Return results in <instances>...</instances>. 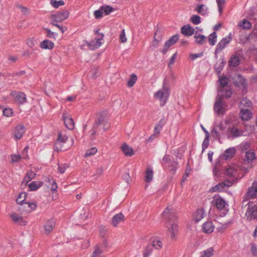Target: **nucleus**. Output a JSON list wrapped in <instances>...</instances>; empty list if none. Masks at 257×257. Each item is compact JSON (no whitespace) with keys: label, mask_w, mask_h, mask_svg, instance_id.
<instances>
[{"label":"nucleus","mask_w":257,"mask_h":257,"mask_svg":"<svg viewBox=\"0 0 257 257\" xmlns=\"http://www.w3.org/2000/svg\"><path fill=\"white\" fill-rule=\"evenodd\" d=\"M54 44L50 40H46L43 41L40 44V47L43 49L51 50L53 48Z\"/></svg>","instance_id":"c756f323"},{"label":"nucleus","mask_w":257,"mask_h":257,"mask_svg":"<svg viewBox=\"0 0 257 257\" xmlns=\"http://www.w3.org/2000/svg\"><path fill=\"white\" fill-rule=\"evenodd\" d=\"M70 13L67 10L58 12L51 16V20L54 22H61L67 19Z\"/></svg>","instance_id":"6e6552de"},{"label":"nucleus","mask_w":257,"mask_h":257,"mask_svg":"<svg viewBox=\"0 0 257 257\" xmlns=\"http://www.w3.org/2000/svg\"><path fill=\"white\" fill-rule=\"evenodd\" d=\"M11 95L18 103L23 104L26 101V96L24 93L14 91L11 92Z\"/></svg>","instance_id":"9b49d317"},{"label":"nucleus","mask_w":257,"mask_h":257,"mask_svg":"<svg viewBox=\"0 0 257 257\" xmlns=\"http://www.w3.org/2000/svg\"><path fill=\"white\" fill-rule=\"evenodd\" d=\"M250 250L252 255L254 257H257V246L253 243L250 244Z\"/></svg>","instance_id":"774afa93"},{"label":"nucleus","mask_w":257,"mask_h":257,"mask_svg":"<svg viewBox=\"0 0 257 257\" xmlns=\"http://www.w3.org/2000/svg\"><path fill=\"white\" fill-rule=\"evenodd\" d=\"M238 80L235 81V85L243 90H245L246 89V80L242 78L240 75H238Z\"/></svg>","instance_id":"bb28decb"},{"label":"nucleus","mask_w":257,"mask_h":257,"mask_svg":"<svg viewBox=\"0 0 257 257\" xmlns=\"http://www.w3.org/2000/svg\"><path fill=\"white\" fill-rule=\"evenodd\" d=\"M36 176V174L32 171H29L27 175L24 178L23 183L27 184L28 182L31 181L33 179L35 178Z\"/></svg>","instance_id":"4c0bfd02"},{"label":"nucleus","mask_w":257,"mask_h":257,"mask_svg":"<svg viewBox=\"0 0 257 257\" xmlns=\"http://www.w3.org/2000/svg\"><path fill=\"white\" fill-rule=\"evenodd\" d=\"M124 221V216L119 212L113 216V227H118L121 223Z\"/></svg>","instance_id":"6ab92c4d"},{"label":"nucleus","mask_w":257,"mask_h":257,"mask_svg":"<svg viewBox=\"0 0 257 257\" xmlns=\"http://www.w3.org/2000/svg\"><path fill=\"white\" fill-rule=\"evenodd\" d=\"M112 12V7L107 5L101 6L98 10L94 12V16L96 19L101 18L103 16L109 15Z\"/></svg>","instance_id":"39448f33"},{"label":"nucleus","mask_w":257,"mask_h":257,"mask_svg":"<svg viewBox=\"0 0 257 257\" xmlns=\"http://www.w3.org/2000/svg\"><path fill=\"white\" fill-rule=\"evenodd\" d=\"M25 133V127L21 124H18L15 128L14 136L17 139H20L22 138L23 134Z\"/></svg>","instance_id":"a211bd4d"},{"label":"nucleus","mask_w":257,"mask_h":257,"mask_svg":"<svg viewBox=\"0 0 257 257\" xmlns=\"http://www.w3.org/2000/svg\"><path fill=\"white\" fill-rule=\"evenodd\" d=\"M214 109L218 114H223L225 112L224 104L219 94H218L216 100L214 104Z\"/></svg>","instance_id":"1a4fd4ad"},{"label":"nucleus","mask_w":257,"mask_h":257,"mask_svg":"<svg viewBox=\"0 0 257 257\" xmlns=\"http://www.w3.org/2000/svg\"><path fill=\"white\" fill-rule=\"evenodd\" d=\"M96 36L94 39L89 42H86V45L90 50H95L99 48L103 43L104 35L98 33V30H95Z\"/></svg>","instance_id":"7ed1b4c3"},{"label":"nucleus","mask_w":257,"mask_h":257,"mask_svg":"<svg viewBox=\"0 0 257 257\" xmlns=\"http://www.w3.org/2000/svg\"><path fill=\"white\" fill-rule=\"evenodd\" d=\"M216 40H217V34H216V32H213L209 35V38H208V41H209V44L211 45H212V46L214 45L216 42Z\"/></svg>","instance_id":"603ef678"},{"label":"nucleus","mask_w":257,"mask_h":257,"mask_svg":"<svg viewBox=\"0 0 257 257\" xmlns=\"http://www.w3.org/2000/svg\"><path fill=\"white\" fill-rule=\"evenodd\" d=\"M55 222L53 219H50L46 222L44 225V231L46 234H49L54 228Z\"/></svg>","instance_id":"4be33fe9"},{"label":"nucleus","mask_w":257,"mask_h":257,"mask_svg":"<svg viewBox=\"0 0 257 257\" xmlns=\"http://www.w3.org/2000/svg\"><path fill=\"white\" fill-rule=\"evenodd\" d=\"M232 37L230 35L228 37L222 39L217 45L215 53L217 54L222 51L226 46L231 41Z\"/></svg>","instance_id":"f8f14e48"},{"label":"nucleus","mask_w":257,"mask_h":257,"mask_svg":"<svg viewBox=\"0 0 257 257\" xmlns=\"http://www.w3.org/2000/svg\"><path fill=\"white\" fill-rule=\"evenodd\" d=\"M245 153V161L249 163L255 158V154L253 151L250 150L248 151H246Z\"/></svg>","instance_id":"f704fd0d"},{"label":"nucleus","mask_w":257,"mask_h":257,"mask_svg":"<svg viewBox=\"0 0 257 257\" xmlns=\"http://www.w3.org/2000/svg\"><path fill=\"white\" fill-rule=\"evenodd\" d=\"M102 250L99 246H96L94 247V250L90 255V257H99L101 254Z\"/></svg>","instance_id":"4d7b16f0"},{"label":"nucleus","mask_w":257,"mask_h":257,"mask_svg":"<svg viewBox=\"0 0 257 257\" xmlns=\"http://www.w3.org/2000/svg\"><path fill=\"white\" fill-rule=\"evenodd\" d=\"M220 88L218 89L219 92H223L225 86L228 84V80L226 77H222L219 79Z\"/></svg>","instance_id":"37998d69"},{"label":"nucleus","mask_w":257,"mask_h":257,"mask_svg":"<svg viewBox=\"0 0 257 257\" xmlns=\"http://www.w3.org/2000/svg\"><path fill=\"white\" fill-rule=\"evenodd\" d=\"M229 131L231 137L233 138L241 136L243 135L242 131L240 130L235 127L230 128L229 129Z\"/></svg>","instance_id":"a878e982"},{"label":"nucleus","mask_w":257,"mask_h":257,"mask_svg":"<svg viewBox=\"0 0 257 257\" xmlns=\"http://www.w3.org/2000/svg\"><path fill=\"white\" fill-rule=\"evenodd\" d=\"M23 157L19 154H14L11 155V162L13 163L18 162Z\"/></svg>","instance_id":"052dcab7"},{"label":"nucleus","mask_w":257,"mask_h":257,"mask_svg":"<svg viewBox=\"0 0 257 257\" xmlns=\"http://www.w3.org/2000/svg\"><path fill=\"white\" fill-rule=\"evenodd\" d=\"M119 40L122 43H124L127 41L124 29H123L119 34Z\"/></svg>","instance_id":"e2e57ef3"},{"label":"nucleus","mask_w":257,"mask_h":257,"mask_svg":"<svg viewBox=\"0 0 257 257\" xmlns=\"http://www.w3.org/2000/svg\"><path fill=\"white\" fill-rule=\"evenodd\" d=\"M138 79V77L135 74H132L130 75V79L127 81V86L128 87H133L135 83L137 82Z\"/></svg>","instance_id":"79ce46f5"},{"label":"nucleus","mask_w":257,"mask_h":257,"mask_svg":"<svg viewBox=\"0 0 257 257\" xmlns=\"http://www.w3.org/2000/svg\"><path fill=\"white\" fill-rule=\"evenodd\" d=\"M191 21L195 25L200 23V17L198 15H193L191 18Z\"/></svg>","instance_id":"338daca9"},{"label":"nucleus","mask_w":257,"mask_h":257,"mask_svg":"<svg viewBox=\"0 0 257 257\" xmlns=\"http://www.w3.org/2000/svg\"><path fill=\"white\" fill-rule=\"evenodd\" d=\"M50 4L55 8H58L59 7L61 6L64 5V2L62 0H60L59 1H57L55 0H51L50 2Z\"/></svg>","instance_id":"5fc2aeb1"},{"label":"nucleus","mask_w":257,"mask_h":257,"mask_svg":"<svg viewBox=\"0 0 257 257\" xmlns=\"http://www.w3.org/2000/svg\"><path fill=\"white\" fill-rule=\"evenodd\" d=\"M26 194L25 193H21L17 199V202L19 204L23 203L26 199Z\"/></svg>","instance_id":"680f3d73"},{"label":"nucleus","mask_w":257,"mask_h":257,"mask_svg":"<svg viewBox=\"0 0 257 257\" xmlns=\"http://www.w3.org/2000/svg\"><path fill=\"white\" fill-rule=\"evenodd\" d=\"M125 199L124 194H119L118 193H116L114 196V200L116 204L119 205Z\"/></svg>","instance_id":"de8ad7c7"},{"label":"nucleus","mask_w":257,"mask_h":257,"mask_svg":"<svg viewBox=\"0 0 257 257\" xmlns=\"http://www.w3.org/2000/svg\"><path fill=\"white\" fill-rule=\"evenodd\" d=\"M247 219L250 221L257 218V206L253 205L250 206L248 204V211L246 213Z\"/></svg>","instance_id":"ddd939ff"},{"label":"nucleus","mask_w":257,"mask_h":257,"mask_svg":"<svg viewBox=\"0 0 257 257\" xmlns=\"http://www.w3.org/2000/svg\"><path fill=\"white\" fill-rule=\"evenodd\" d=\"M238 26L241 28L242 29L248 30L251 28V25L248 21L245 19H243L240 22Z\"/></svg>","instance_id":"58836bf2"},{"label":"nucleus","mask_w":257,"mask_h":257,"mask_svg":"<svg viewBox=\"0 0 257 257\" xmlns=\"http://www.w3.org/2000/svg\"><path fill=\"white\" fill-rule=\"evenodd\" d=\"M216 2L218 6V11L220 14H221L223 10L222 5L224 4L225 0H216Z\"/></svg>","instance_id":"0e129e2a"},{"label":"nucleus","mask_w":257,"mask_h":257,"mask_svg":"<svg viewBox=\"0 0 257 257\" xmlns=\"http://www.w3.org/2000/svg\"><path fill=\"white\" fill-rule=\"evenodd\" d=\"M236 150L234 148H230L227 149L224 153L223 157L225 160H227L233 157L235 154Z\"/></svg>","instance_id":"7c9ffc66"},{"label":"nucleus","mask_w":257,"mask_h":257,"mask_svg":"<svg viewBox=\"0 0 257 257\" xmlns=\"http://www.w3.org/2000/svg\"><path fill=\"white\" fill-rule=\"evenodd\" d=\"M219 93H222L221 94V97L222 96H224L226 97H230L231 95H232V91L230 88H224V91L223 92H219Z\"/></svg>","instance_id":"13d9d810"},{"label":"nucleus","mask_w":257,"mask_h":257,"mask_svg":"<svg viewBox=\"0 0 257 257\" xmlns=\"http://www.w3.org/2000/svg\"><path fill=\"white\" fill-rule=\"evenodd\" d=\"M10 216L12 220L16 223L21 225H25L26 224V221L23 220L22 217L16 213H12Z\"/></svg>","instance_id":"393cba45"},{"label":"nucleus","mask_w":257,"mask_h":257,"mask_svg":"<svg viewBox=\"0 0 257 257\" xmlns=\"http://www.w3.org/2000/svg\"><path fill=\"white\" fill-rule=\"evenodd\" d=\"M43 184V182L40 181H33L29 185V188L30 191H36L40 188Z\"/></svg>","instance_id":"2f4dec72"},{"label":"nucleus","mask_w":257,"mask_h":257,"mask_svg":"<svg viewBox=\"0 0 257 257\" xmlns=\"http://www.w3.org/2000/svg\"><path fill=\"white\" fill-rule=\"evenodd\" d=\"M204 216V211L203 209L197 210L193 215V218L195 222H198Z\"/></svg>","instance_id":"c85d7f7f"},{"label":"nucleus","mask_w":257,"mask_h":257,"mask_svg":"<svg viewBox=\"0 0 257 257\" xmlns=\"http://www.w3.org/2000/svg\"><path fill=\"white\" fill-rule=\"evenodd\" d=\"M211 135L216 139H220V133L217 130V127H213L211 131Z\"/></svg>","instance_id":"69168bd1"},{"label":"nucleus","mask_w":257,"mask_h":257,"mask_svg":"<svg viewBox=\"0 0 257 257\" xmlns=\"http://www.w3.org/2000/svg\"><path fill=\"white\" fill-rule=\"evenodd\" d=\"M182 34L186 36H190L195 33L194 29L189 25H186L183 26L181 30Z\"/></svg>","instance_id":"aec40b11"},{"label":"nucleus","mask_w":257,"mask_h":257,"mask_svg":"<svg viewBox=\"0 0 257 257\" xmlns=\"http://www.w3.org/2000/svg\"><path fill=\"white\" fill-rule=\"evenodd\" d=\"M68 137L66 135L59 133L58 139L55 144L54 150L58 152L66 150V148H64L63 147Z\"/></svg>","instance_id":"0eeeda50"},{"label":"nucleus","mask_w":257,"mask_h":257,"mask_svg":"<svg viewBox=\"0 0 257 257\" xmlns=\"http://www.w3.org/2000/svg\"><path fill=\"white\" fill-rule=\"evenodd\" d=\"M121 149L123 154L126 156L131 157L134 154L133 148L126 144H123L122 145Z\"/></svg>","instance_id":"b1692460"},{"label":"nucleus","mask_w":257,"mask_h":257,"mask_svg":"<svg viewBox=\"0 0 257 257\" xmlns=\"http://www.w3.org/2000/svg\"><path fill=\"white\" fill-rule=\"evenodd\" d=\"M228 63L230 66L236 67L239 64V59L237 56L232 57L230 58Z\"/></svg>","instance_id":"8fccbe9b"},{"label":"nucleus","mask_w":257,"mask_h":257,"mask_svg":"<svg viewBox=\"0 0 257 257\" xmlns=\"http://www.w3.org/2000/svg\"><path fill=\"white\" fill-rule=\"evenodd\" d=\"M257 196V182L252 183V186L248 189L245 194L246 199L253 198Z\"/></svg>","instance_id":"4468645a"},{"label":"nucleus","mask_w":257,"mask_h":257,"mask_svg":"<svg viewBox=\"0 0 257 257\" xmlns=\"http://www.w3.org/2000/svg\"><path fill=\"white\" fill-rule=\"evenodd\" d=\"M226 205L225 201L221 197L217 198L215 200V206L218 209H223Z\"/></svg>","instance_id":"473e14b6"},{"label":"nucleus","mask_w":257,"mask_h":257,"mask_svg":"<svg viewBox=\"0 0 257 257\" xmlns=\"http://www.w3.org/2000/svg\"><path fill=\"white\" fill-rule=\"evenodd\" d=\"M250 143L248 142H243L241 143L238 146V149L242 152L245 153L246 151L251 150Z\"/></svg>","instance_id":"e433bc0d"},{"label":"nucleus","mask_w":257,"mask_h":257,"mask_svg":"<svg viewBox=\"0 0 257 257\" xmlns=\"http://www.w3.org/2000/svg\"><path fill=\"white\" fill-rule=\"evenodd\" d=\"M169 95V89L164 83L162 89L158 91L155 94L154 96L155 98L160 101L161 105L164 106L166 104Z\"/></svg>","instance_id":"f03ea898"},{"label":"nucleus","mask_w":257,"mask_h":257,"mask_svg":"<svg viewBox=\"0 0 257 257\" xmlns=\"http://www.w3.org/2000/svg\"><path fill=\"white\" fill-rule=\"evenodd\" d=\"M164 218L166 220V222L173 220H177L178 216L176 215V211L171 206H168L162 213Z\"/></svg>","instance_id":"423d86ee"},{"label":"nucleus","mask_w":257,"mask_h":257,"mask_svg":"<svg viewBox=\"0 0 257 257\" xmlns=\"http://www.w3.org/2000/svg\"><path fill=\"white\" fill-rule=\"evenodd\" d=\"M215 227L214 222L207 221L202 224V230L205 233H210L213 231Z\"/></svg>","instance_id":"f3484780"},{"label":"nucleus","mask_w":257,"mask_h":257,"mask_svg":"<svg viewBox=\"0 0 257 257\" xmlns=\"http://www.w3.org/2000/svg\"><path fill=\"white\" fill-rule=\"evenodd\" d=\"M252 37V34L248 35H243L240 36L239 39V43L242 44H245L248 43L250 39Z\"/></svg>","instance_id":"09e8293b"},{"label":"nucleus","mask_w":257,"mask_h":257,"mask_svg":"<svg viewBox=\"0 0 257 257\" xmlns=\"http://www.w3.org/2000/svg\"><path fill=\"white\" fill-rule=\"evenodd\" d=\"M225 187V184L223 182H221L219 183L218 184L215 185L214 187H212L210 189V191L212 192H220L223 191Z\"/></svg>","instance_id":"a19ab883"},{"label":"nucleus","mask_w":257,"mask_h":257,"mask_svg":"<svg viewBox=\"0 0 257 257\" xmlns=\"http://www.w3.org/2000/svg\"><path fill=\"white\" fill-rule=\"evenodd\" d=\"M240 115L241 119L244 120H248L251 117V113L248 109H241Z\"/></svg>","instance_id":"cd10ccee"},{"label":"nucleus","mask_w":257,"mask_h":257,"mask_svg":"<svg viewBox=\"0 0 257 257\" xmlns=\"http://www.w3.org/2000/svg\"><path fill=\"white\" fill-rule=\"evenodd\" d=\"M214 251V250L213 247H209L203 251L201 257H211L213 255Z\"/></svg>","instance_id":"49530a36"},{"label":"nucleus","mask_w":257,"mask_h":257,"mask_svg":"<svg viewBox=\"0 0 257 257\" xmlns=\"http://www.w3.org/2000/svg\"><path fill=\"white\" fill-rule=\"evenodd\" d=\"M194 37L195 43L198 45H202L206 41V37L203 35L200 34L197 31L195 32Z\"/></svg>","instance_id":"412c9836"},{"label":"nucleus","mask_w":257,"mask_h":257,"mask_svg":"<svg viewBox=\"0 0 257 257\" xmlns=\"http://www.w3.org/2000/svg\"><path fill=\"white\" fill-rule=\"evenodd\" d=\"M214 223L216 226V229L218 231L222 232L225 229L229 224L231 223V221H225L222 216L218 217L216 220H214Z\"/></svg>","instance_id":"9d476101"},{"label":"nucleus","mask_w":257,"mask_h":257,"mask_svg":"<svg viewBox=\"0 0 257 257\" xmlns=\"http://www.w3.org/2000/svg\"><path fill=\"white\" fill-rule=\"evenodd\" d=\"M36 208V205L34 203H26L22 206V209H26L27 213H30Z\"/></svg>","instance_id":"c9c22d12"},{"label":"nucleus","mask_w":257,"mask_h":257,"mask_svg":"<svg viewBox=\"0 0 257 257\" xmlns=\"http://www.w3.org/2000/svg\"><path fill=\"white\" fill-rule=\"evenodd\" d=\"M252 105V102L246 98H243L241 99L240 102V108L241 109L244 108L247 109Z\"/></svg>","instance_id":"72a5a7b5"},{"label":"nucleus","mask_w":257,"mask_h":257,"mask_svg":"<svg viewBox=\"0 0 257 257\" xmlns=\"http://www.w3.org/2000/svg\"><path fill=\"white\" fill-rule=\"evenodd\" d=\"M97 148L95 147H92L91 149H88L86 151V153L84 154V157L85 158H87L93 156L97 153Z\"/></svg>","instance_id":"3c124183"},{"label":"nucleus","mask_w":257,"mask_h":257,"mask_svg":"<svg viewBox=\"0 0 257 257\" xmlns=\"http://www.w3.org/2000/svg\"><path fill=\"white\" fill-rule=\"evenodd\" d=\"M224 66L223 61L217 62L215 65V69L217 73H219Z\"/></svg>","instance_id":"6e6d98bb"},{"label":"nucleus","mask_w":257,"mask_h":257,"mask_svg":"<svg viewBox=\"0 0 257 257\" xmlns=\"http://www.w3.org/2000/svg\"><path fill=\"white\" fill-rule=\"evenodd\" d=\"M109 117L107 111L100 113L97 120L94 123V127L98 126L103 130H107L110 125V123L108 122Z\"/></svg>","instance_id":"f257e3e1"},{"label":"nucleus","mask_w":257,"mask_h":257,"mask_svg":"<svg viewBox=\"0 0 257 257\" xmlns=\"http://www.w3.org/2000/svg\"><path fill=\"white\" fill-rule=\"evenodd\" d=\"M153 171L151 166H148L145 171V181L150 183L153 178Z\"/></svg>","instance_id":"5701e85b"},{"label":"nucleus","mask_w":257,"mask_h":257,"mask_svg":"<svg viewBox=\"0 0 257 257\" xmlns=\"http://www.w3.org/2000/svg\"><path fill=\"white\" fill-rule=\"evenodd\" d=\"M90 77L92 78L95 79L96 78L98 74H99V71L97 68H93L89 72Z\"/></svg>","instance_id":"bf43d9fd"},{"label":"nucleus","mask_w":257,"mask_h":257,"mask_svg":"<svg viewBox=\"0 0 257 257\" xmlns=\"http://www.w3.org/2000/svg\"><path fill=\"white\" fill-rule=\"evenodd\" d=\"M161 40V37L160 36L157 37V34L155 33L154 40L151 43V47L153 49L156 48L158 46Z\"/></svg>","instance_id":"a18cd8bd"},{"label":"nucleus","mask_w":257,"mask_h":257,"mask_svg":"<svg viewBox=\"0 0 257 257\" xmlns=\"http://www.w3.org/2000/svg\"><path fill=\"white\" fill-rule=\"evenodd\" d=\"M236 171L234 167L229 166L227 168L225 171L224 174L228 177H234Z\"/></svg>","instance_id":"c03bdc74"},{"label":"nucleus","mask_w":257,"mask_h":257,"mask_svg":"<svg viewBox=\"0 0 257 257\" xmlns=\"http://www.w3.org/2000/svg\"><path fill=\"white\" fill-rule=\"evenodd\" d=\"M166 226L167 228V234L170 236L171 239H174L177 234L179 228L177 220L167 222Z\"/></svg>","instance_id":"20e7f679"},{"label":"nucleus","mask_w":257,"mask_h":257,"mask_svg":"<svg viewBox=\"0 0 257 257\" xmlns=\"http://www.w3.org/2000/svg\"><path fill=\"white\" fill-rule=\"evenodd\" d=\"M153 251L151 245H147L143 251V257H149Z\"/></svg>","instance_id":"864d4df0"},{"label":"nucleus","mask_w":257,"mask_h":257,"mask_svg":"<svg viewBox=\"0 0 257 257\" xmlns=\"http://www.w3.org/2000/svg\"><path fill=\"white\" fill-rule=\"evenodd\" d=\"M179 36L178 35H175L172 36L166 42L164 45V48L162 50V52L164 54H165L169 48L177 42Z\"/></svg>","instance_id":"2eb2a0df"},{"label":"nucleus","mask_w":257,"mask_h":257,"mask_svg":"<svg viewBox=\"0 0 257 257\" xmlns=\"http://www.w3.org/2000/svg\"><path fill=\"white\" fill-rule=\"evenodd\" d=\"M63 118L66 127L70 130H72L74 127V120L68 113H64L63 114Z\"/></svg>","instance_id":"dca6fc26"},{"label":"nucleus","mask_w":257,"mask_h":257,"mask_svg":"<svg viewBox=\"0 0 257 257\" xmlns=\"http://www.w3.org/2000/svg\"><path fill=\"white\" fill-rule=\"evenodd\" d=\"M149 245H151L152 247H153L157 249H160L163 246V243L160 240L155 239L153 240Z\"/></svg>","instance_id":"ea45409f"}]
</instances>
